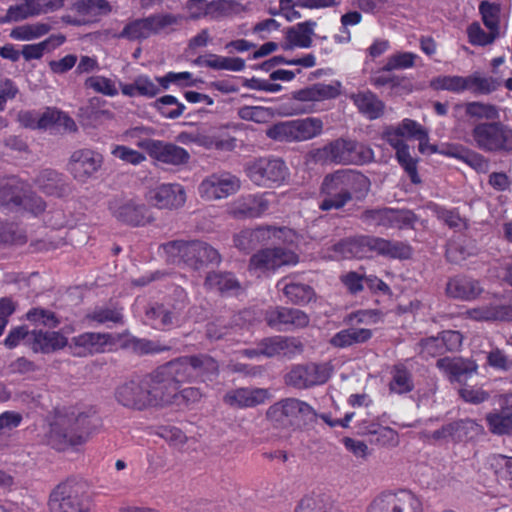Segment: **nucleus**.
I'll use <instances>...</instances> for the list:
<instances>
[{"label":"nucleus","instance_id":"obj_56","mask_svg":"<svg viewBox=\"0 0 512 512\" xmlns=\"http://www.w3.org/2000/svg\"><path fill=\"white\" fill-rule=\"evenodd\" d=\"M396 159L413 184H420L422 182L418 173L419 160L411 156L409 146L407 148H401L398 153H396Z\"/></svg>","mask_w":512,"mask_h":512},{"label":"nucleus","instance_id":"obj_14","mask_svg":"<svg viewBox=\"0 0 512 512\" xmlns=\"http://www.w3.org/2000/svg\"><path fill=\"white\" fill-rule=\"evenodd\" d=\"M186 305L184 299L167 305L152 303L145 310V318L154 328L164 329L180 322Z\"/></svg>","mask_w":512,"mask_h":512},{"label":"nucleus","instance_id":"obj_22","mask_svg":"<svg viewBox=\"0 0 512 512\" xmlns=\"http://www.w3.org/2000/svg\"><path fill=\"white\" fill-rule=\"evenodd\" d=\"M143 145L154 159L166 164L181 165L189 159V154L185 149L172 143L147 140L143 142Z\"/></svg>","mask_w":512,"mask_h":512},{"label":"nucleus","instance_id":"obj_45","mask_svg":"<svg viewBox=\"0 0 512 512\" xmlns=\"http://www.w3.org/2000/svg\"><path fill=\"white\" fill-rule=\"evenodd\" d=\"M196 63L215 70L241 71L245 67V61L239 57H225L210 54L206 57H199Z\"/></svg>","mask_w":512,"mask_h":512},{"label":"nucleus","instance_id":"obj_27","mask_svg":"<svg viewBox=\"0 0 512 512\" xmlns=\"http://www.w3.org/2000/svg\"><path fill=\"white\" fill-rule=\"evenodd\" d=\"M392 70H384V66L371 74L370 83L375 88L389 87L391 94L403 95L412 92V82L404 77L391 73Z\"/></svg>","mask_w":512,"mask_h":512},{"label":"nucleus","instance_id":"obj_57","mask_svg":"<svg viewBox=\"0 0 512 512\" xmlns=\"http://www.w3.org/2000/svg\"><path fill=\"white\" fill-rule=\"evenodd\" d=\"M384 314L379 309H360L349 313L344 321L346 324L375 325L383 321Z\"/></svg>","mask_w":512,"mask_h":512},{"label":"nucleus","instance_id":"obj_21","mask_svg":"<svg viewBox=\"0 0 512 512\" xmlns=\"http://www.w3.org/2000/svg\"><path fill=\"white\" fill-rule=\"evenodd\" d=\"M198 240H174L162 245L166 259L171 264H185L195 270Z\"/></svg>","mask_w":512,"mask_h":512},{"label":"nucleus","instance_id":"obj_42","mask_svg":"<svg viewBox=\"0 0 512 512\" xmlns=\"http://www.w3.org/2000/svg\"><path fill=\"white\" fill-rule=\"evenodd\" d=\"M486 422L493 434H512V404L502 407L500 412L489 413L486 416Z\"/></svg>","mask_w":512,"mask_h":512},{"label":"nucleus","instance_id":"obj_25","mask_svg":"<svg viewBox=\"0 0 512 512\" xmlns=\"http://www.w3.org/2000/svg\"><path fill=\"white\" fill-rule=\"evenodd\" d=\"M482 292L483 287L480 282L471 276H464V274L452 276L446 286L448 296L461 300H475Z\"/></svg>","mask_w":512,"mask_h":512},{"label":"nucleus","instance_id":"obj_38","mask_svg":"<svg viewBox=\"0 0 512 512\" xmlns=\"http://www.w3.org/2000/svg\"><path fill=\"white\" fill-rule=\"evenodd\" d=\"M413 250L410 244L378 237L377 255L390 259L407 260L412 257Z\"/></svg>","mask_w":512,"mask_h":512},{"label":"nucleus","instance_id":"obj_30","mask_svg":"<svg viewBox=\"0 0 512 512\" xmlns=\"http://www.w3.org/2000/svg\"><path fill=\"white\" fill-rule=\"evenodd\" d=\"M350 100L358 111L369 120H376L382 117L385 110V103L372 91H362L350 95Z\"/></svg>","mask_w":512,"mask_h":512},{"label":"nucleus","instance_id":"obj_13","mask_svg":"<svg viewBox=\"0 0 512 512\" xmlns=\"http://www.w3.org/2000/svg\"><path fill=\"white\" fill-rule=\"evenodd\" d=\"M102 163L101 154L90 149H80L74 151L70 156L68 170L74 179L85 183L99 171Z\"/></svg>","mask_w":512,"mask_h":512},{"label":"nucleus","instance_id":"obj_35","mask_svg":"<svg viewBox=\"0 0 512 512\" xmlns=\"http://www.w3.org/2000/svg\"><path fill=\"white\" fill-rule=\"evenodd\" d=\"M277 287L296 305H306V303H310L315 297V291L311 286L302 283L288 282V278L281 279L277 283Z\"/></svg>","mask_w":512,"mask_h":512},{"label":"nucleus","instance_id":"obj_23","mask_svg":"<svg viewBox=\"0 0 512 512\" xmlns=\"http://www.w3.org/2000/svg\"><path fill=\"white\" fill-rule=\"evenodd\" d=\"M301 348V343L295 338L273 336L258 343V354L267 357H293Z\"/></svg>","mask_w":512,"mask_h":512},{"label":"nucleus","instance_id":"obj_32","mask_svg":"<svg viewBox=\"0 0 512 512\" xmlns=\"http://www.w3.org/2000/svg\"><path fill=\"white\" fill-rule=\"evenodd\" d=\"M189 362L190 371L194 379L201 378L202 381L212 380L217 376L219 366L217 361L208 354H197L186 356Z\"/></svg>","mask_w":512,"mask_h":512},{"label":"nucleus","instance_id":"obj_58","mask_svg":"<svg viewBox=\"0 0 512 512\" xmlns=\"http://www.w3.org/2000/svg\"><path fill=\"white\" fill-rule=\"evenodd\" d=\"M224 402L231 407H252L256 403V395L253 389L239 388L226 393Z\"/></svg>","mask_w":512,"mask_h":512},{"label":"nucleus","instance_id":"obj_15","mask_svg":"<svg viewBox=\"0 0 512 512\" xmlns=\"http://www.w3.org/2000/svg\"><path fill=\"white\" fill-rule=\"evenodd\" d=\"M378 237L360 235L342 239L335 243L333 251L344 258H369L377 255Z\"/></svg>","mask_w":512,"mask_h":512},{"label":"nucleus","instance_id":"obj_29","mask_svg":"<svg viewBox=\"0 0 512 512\" xmlns=\"http://www.w3.org/2000/svg\"><path fill=\"white\" fill-rule=\"evenodd\" d=\"M48 442L54 449L62 451L68 447L83 444L85 436L76 434L70 424L57 422L51 426Z\"/></svg>","mask_w":512,"mask_h":512},{"label":"nucleus","instance_id":"obj_40","mask_svg":"<svg viewBox=\"0 0 512 512\" xmlns=\"http://www.w3.org/2000/svg\"><path fill=\"white\" fill-rule=\"evenodd\" d=\"M65 42V36L52 35L36 44H27L22 47L21 54L26 61L40 59L45 53L51 52Z\"/></svg>","mask_w":512,"mask_h":512},{"label":"nucleus","instance_id":"obj_63","mask_svg":"<svg viewBox=\"0 0 512 512\" xmlns=\"http://www.w3.org/2000/svg\"><path fill=\"white\" fill-rule=\"evenodd\" d=\"M451 156H454L463 162L471 166L477 173H487L489 169V161L482 155L469 151L462 150L457 152H450Z\"/></svg>","mask_w":512,"mask_h":512},{"label":"nucleus","instance_id":"obj_53","mask_svg":"<svg viewBox=\"0 0 512 512\" xmlns=\"http://www.w3.org/2000/svg\"><path fill=\"white\" fill-rule=\"evenodd\" d=\"M151 34L148 17L135 19L127 23L122 31L117 35L118 38L130 41L147 39Z\"/></svg>","mask_w":512,"mask_h":512},{"label":"nucleus","instance_id":"obj_7","mask_svg":"<svg viewBox=\"0 0 512 512\" xmlns=\"http://www.w3.org/2000/svg\"><path fill=\"white\" fill-rule=\"evenodd\" d=\"M51 512H91L85 484L67 480L60 483L50 494Z\"/></svg>","mask_w":512,"mask_h":512},{"label":"nucleus","instance_id":"obj_8","mask_svg":"<svg viewBox=\"0 0 512 512\" xmlns=\"http://www.w3.org/2000/svg\"><path fill=\"white\" fill-rule=\"evenodd\" d=\"M366 512H423V502L415 493L401 488L376 495Z\"/></svg>","mask_w":512,"mask_h":512},{"label":"nucleus","instance_id":"obj_61","mask_svg":"<svg viewBox=\"0 0 512 512\" xmlns=\"http://www.w3.org/2000/svg\"><path fill=\"white\" fill-rule=\"evenodd\" d=\"M496 31L486 32L478 22H473L467 27V36L469 43L473 46L484 47L492 44L498 37Z\"/></svg>","mask_w":512,"mask_h":512},{"label":"nucleus","instance_id":"obj_54","mask_svg":"<svg viewBox=\"0 0 512 512\" xmlns=\"http://www.w3.org/2000/svg\"><path fill=\"white\" fill-rule=\"evenodd\" d=\"M205 286L208 289L216 290L221 293L229 292L239 288L238 281L231 273L226 272H210L205 279Z\"/></svg>","mask_w":512,"mask_h":512},{"label":"nucleus","instance_id":"obj_26","mask_svg":"<svg viewBox=\"0 0 512 512\" xmlns=\"http://www.w3.org/2000/svg\"><path fill=\"white\" fill-rule=\"evenodd\" d=\"M436 366L447 374L451 383H463L472 377L478 369L477 362L470 359L441 358L437 361Z\"/></svg>","mask_w":512,"mask_h":512},{"label":"nucleus","instance_id":"obj_37","mask_svg":"<svg viewBox=\"0 0 512 512\" xmlns=\"http://www.w3.org/2000/svg\"><path fill=\"white\" fill-rule=\"evenodd\" d=\"M316 22L308 20L297 23L286 31L287 42L294 47L309 48L312 45V36Z\"/></svg>","mask_w":512,"mask_h":512},{"label":"nucleus","instance_id":"obj_2","mask_svg":"<svg viewBox=\"0 0 512 512\" xmlns=\"http://www.w3.org/2000/svg\"><path fill=\"white\" fill-rule=\"evenodd\" d=\"M309 159L320 165H364L375 158L373 149L357 140L337 138L328 144L313 149Z\"/></svg>","mask_w":512,"mask_h":512},{"label":"nucleus","instance_id":"obj_3","mask_svg":"<svg viewBox=\"0 0 512 512\" xmlns=\"http://www.w3.org/2000/svg\"><path fill=\"white\" fill-rule=\"evenodd\" d=\"M26 318L36 326L28 338V346L33 352L49 354L67 345L68 340L60 331H51L60 324V319L54 312L33 308L27 312Z\"/></svg>","mask_w":512,"mask_h":512},{"label":"nucleus","instance_id":"obj_52","mask_svg":"<svg viewBox=\"0 0 512 512\" xmlns=\"http://www.w3.org/2000/svg\"><path fill=\"white\" fill-rule=\"evenodd\" d=\"M468 91L474 95H488L499 89L501 81L492 76H481L474 73L468 76Z\"/></svg>","mask_w":512,"mask_h":512},{"label":"nucleus","instance_id":"obj_28","mask_svg":"<svg viewBox=\"0 0 512 512\" xmlns=\"http://www.w3.org/2000/svg\"><path fill=\"white\" fill-rule=\"evenodd\" d=\"M64 7L81 16L90 17L111 11V6L106 0H54V12Z\"/></svg>","mask_w":512,"mask_h":512},{"label":"nucleus","instance_id":"obj_59","mask_svg":"<svg viewBox=\"0 0 512 512\" xmlns=\"http://www.w3.org/2000/svg\"><path fill=\"white\" fill-rule=\"evenodd\" d=\"M152 35L168 31L169 28L178 25L182 20L180 15L171 13H157L148 16Z\"/></svg>","mask_w":512,"mask_h":512},{"label":"nucleus","instance_id":"obj_50","mask_svg":"<svg viewBox=\"0 0 512 512\" xmlns=\"http://www.w3.org/2000/svg\"><path fill=\"white\" fill-rule=\"evenodd\" d=\"M478 12L485 27L499 33L501 23L500 3L483 0L478 5Z\"/></svg>","mask_w":512,"mask_h":512},{"label":"nucleus","instance_id":"obj_64","mask_svg":"<svg viewBox=\"0 0 512 512\" xmlns=\"http://www.w3.org/2000/svg\"><path fill=\"white\" fill-rule=\"evenodd\" d=\"M220 261L221 256L215 248L206 242L198 241L195 270H199L208 264H219Z\"/></svg>","mask_w":512,"mask_h":512},{"label":"nucleus","instance_id":"obj_44","mask_svg":"<svg viewBox=\"0 0 512 512\" xmlns=\"http://www.w3.org/2000/svg\"><path fill=\"white\" fill-rule=\"evenodd\" d=\"M417 221L418 216L412 210L388 207L385 229H414Z\"/></svg>","mask_w":512,"mask_h":512},{"label":"nucleus","instance_id":"obj_47","mask_svg":"<svg viewBox=\"0 0 512 512\" xmlns=\"http://www.w3.org/2000/svg\"><path fill=\"white\" fill-rule=\"evenodd\" d=\"M179 139L184 143L190 142L206 148L215 147L220 150H230L233 148V140H217L213 137L200 133L199 130L182 132L179 135Z\"/></svg>","mask_w":512,"mask_h":512},{"label":"nucleus","instance_id":"obj_20","mask_svg":"<svg viewBox=\"0 0 512 512\" xmlns=\"http://www.w3.org/2000/svg\"><path fill=\"white\" fill-rule=\"evenodd\" d=\"M289 177L286 163L280 158L258 159V186H279Z\"/></svg>","mask_w":512,"mask_h":512},{"label":"nucleus","instance_id":"obj_62","mask_svg":"<svg viewBox=\"0 0 512 512\" xmlns=\"http://www.w3.org/2000/svg\"><path fill=\"white\" fill-rule=\"evenodd\" d=\"M155 106L166 118H177L183 114L185 105L172 95H165L156 100Z\"/></svg>","mask_w":512,"mask_h":512},{"label":"nucleus","instance_id":"obj_36","mask_svg":"<svg viewBox=\"0 0 512 512\" xmlns=\"http://www.w3.org/2000/svg\"><path fill=\"white\" fill-rule=\"evenodd\" d=\"M318 365L297 366L289 373L290 383L298 388H309L324 383L325 378L319 374Z\"/></svg>","mask_w":512,"mask_h":512},{"label":"nucleus","instance_id":"obj_19","mask_svg":"<svg viewBox=\"0 0 512 512\" xmlns=\"http://www.w3.org/2000/svg\"><path fill=\"white\" fill-rule=\"evenodd\" d=\"M148 201L159 209L179 208L185 203L186 194L179 184H162L149 192Z\"/></svg>","mask_w":512,"mask_h":512},{"label":"nucleus","instance_id":"obj_16","mask_svg":"<svg viewBox=\"0 0 512 512\" xmlns=\"http://www.w3.org/2000/svg\"><path fill=\"white\" fill-rule=\"evenodd\" d=\"M108 208L118 221L129 225H144L149 220L145 205L133 199L114 197L109 201Z\"/></svg>","mask_w":512,"mask_h":512},{"label":"nucleus","instance_id":"obj_18","mask_svg":"<svg viewBox=\"0 0 512 512\" xmlns=\"http://www.w3.org/2000/svg\"><path fill=\"white\" fill-rule=\"evenodd\" d=\"M474 143L486 152L512 150V130H472Z\"/></svg>","mask_w":512,"mask_h":512},{"label":"nucleus","instance_id":"obj_33","mask_svg":"<svg viewBox=\"0 0 512 512\" xmlns=\"http://www.w3.org/2000/svg\"><path fill=\"white\" fill-rule=\"evenodd\" d=\"M121 92L128 97L143 96L153 98L160 93L161 86L147 75L137 76L133 83H120Z\"/></svg>","mask_w":512,"mask_h":512},{"label":"nucleus","instance_id":"obj_1","mask_svg":"<svg viewBox=\"0 0 512 512\" xmlns=\"http://www.w3.org/2000/svg\"><path fill=\"white\" fill-rule=\"evenodd\" d=\"M370 184L367 176L349 168L327 174L320 185V193L323 196L319 205L320 210L329 211L345 207L353 196L365 194Z\"/></svg>","mask_w":512,"mask_h":512},{"label":"nucleus","instance_id":"obj_34","mask_svg":"<svg viewBox=\"0 0 512 512\" xmlns=\"http://www.w3.org/2000/svg\"><path fill=\"white\" fill-rule=\"evenodd\" d=\"M465 112L471 119L492 121L476 126V128H503L500 123L494 122L499 117V111L495 105L481 102H469L465 106Z\"/></svg>","mask_w":512,"mask_h":512},{"label":"nucleus","instance_id":"obj_31","mask_svg":"<svg viewBox=\"0 0 512 512\" xmlns=\"http://www.w3.org/2000/svg\"><path fill=\"white\" fill-rule=\"evenodd\" d=\"M340 95V83H315L293 93L294 99L302 102H314L335 99Z\"/></svg>","mask_w":512,"mask_h":512},{"label":"nucleus","instance_id":"obj_39","mask_svg":"<svg viewBox=\"0 0 512 512\" xmlns=\"http://www.w3.org/2000/svg\"><path fill=\"white\" fill-rule=\"evenodd\" d=\"M294 512H338V509L330 497L312 493L301 498Z\"/></svg>","mask_w":512,"mask_h":512},{"label":"nucleus","instance_id":"obj_4","mask_svg":"<svg viewBox=\"0 0 512 512\" xmlns=\"http://www.w3.org/2000/svg\"><path fill=\"white\" fill-rule=\"evenodd\" d=\"M114 396L123 407L143 410L147 407L164 406L163 393L160 392L152 374L141 380H130L116 387Z\"/></svg>","mask_w":512,"mask_h":512},{"label":"nucleus","instance_id":"obj_41","mask_svg":"<svg viewBox=\"0 0 512 512\" xmlns=\"http://www.w3.org/2000/svg\"><path fill=\"white\" fill-rule=\"evenodd\" d=\"M414 380L411 371L402 363L394 365L389 390L398 395L407 394L414 390Z\"/></svg>","mask_w":512,"mask_h":512},{"label":"nucleus","instance_id":"obj_46","mask_svg":"<svg viewBox=\"0 0 512 512\" xmlns=\"http://www.w3.org/2000/svg\"><path fill=\"white\" fill-rule=\"evenodd\" d=\"M430 86L435 91H448L460 94L468 91V76L440 75L431 79Z\"/></svg>","mask_w":512,"mask_h":512},{"label":"nucleus","instance_id":"obj_17","mask_svg":"<svg viewBox=\"0 0 512 512\" xmlns=\"http://www.w3.org/2000/svg\"><path fill=\"white\" fill-rule=\"evenodd\" d=\"M50 12H54V0H19L18 3L9 6L0 22H20Z\"/></svg>","mask_w":512,"mask_h":512},{"label":"nucleus","instance_id":"obj_11","mask_svg":"<svg viewBox=\"0 0 512 512\" xmlns=\"http://www.w3.org/2000/svg\"><path fill=\"white\" fill-rule=\"evenodd\" d=\"M264 319L274 331L289 332L306 327L309 324V316L295 308L275 307L264 313Z\"/></svg>","mask_w":512,"mask_h":512},{"label":"nucleus","instance_id":"obj_6","mask_svg":"<svg viewBox=\"0 0 512 512\" xmlns=\"http://www.w3.org/2000/svg\"><path fill=\"white\" fill-rule=\"evenodd\" d=\"M155 384L163 393L164 404L173 402L175 391H178L181 384L193 380L189 362L186 356L171 360L151 372Z\"/></svg>","mask_w":512,"mask_h":512},{"label":"nucleus","instance_id":"obj_5","mask_svg":"<svg viewBox=\"0 0 512 512\" xmlns=\"http://www.w3.org/2000/svg\"><path fill=\"white\" fill-rule=\"evenodd\" d=\"M266 416L276 428L296 430L314 422L318 413L309 403L289 397L272 404Z\"/></svg>","mask_w":512,"mask_h":512},{"label":"nucleus","instance_id":"obj_24","mask_svg":"<svg viewBox=\"0 0 512 512\" xmlns=\"http://www.w3.org/2000/svg\"><path fill=\"white\" fill-rule=\"evenodd\" d=\"M299 261L297 253L285 247H271L258 251V268L276 270L282 266H293Z\"/></svg>","mask_w":512,"mask_h":512},{"label":"nucleus","instance_id":"obj_48","mask_svg":"<svg viewBox=\"0 0 512 512\" xmlns=\"http://www.w3.org/2000/svg\"><path fill=\"white\" fill-rule=\"evenodd\" d=\"M25 195V184L16 178H9L0 185V203L3 205L14 204L22 205Z\"/></svg>","mask_w":512,"mask_h":512},{"label":"nucleus","instance_id":"obj_10","mask_svg":"<svg viewBox=\"0 0 512 512\" xmlns=\"http://www.w3.org/2000/svg\"><path fill=\"white\" fill-rule=\"evenodd\" d=\"M240 188V180L229 172L213 173L199 185L198 191L206 200L226 198L236 193Z\"/></svg>","mask_w":512,"mask_h":512},{"label":"nucleus","instance_id":"obj_43","mask_svg":"<svg viewBox=\"0 0 512 512\" xmlns=\"http://www.w3.org/2000/svg\"><path fill=\"white\" fill-rule=\"evenodd\" d=\"M73 128L75 126L74 120L64 111L57 107H46L39 114V127L38 128Z\"/></svg>","mask_w":512,"mask_h":512},{"label":"nucleus","instance_id":"obj_9","mask_svg":"<svg viewBox=\"0 0 512 512\" xmlns=\"http://www.w3.org/2000/svg\"><path fill=\"white\" fill-rule=\"evenodd\" d=\"M462 315L477 322H511L512 291L494 294L489 302L467 309Z\"/></svg>","mask_w":512,"mask_h":512},{"label":"nucleus","instance_id":"obj_60","mask_svg":"<svg viewBox=\"0 0 512 512\" xmlns=\"http://www.w3.org/2000/svg\"><path fill=\"white\" fill-rule=\"evenodd\" d=\"M268 137L278 141H301L314 138L321 134V130H266Z\"/></svg>","mask_w":512,"mask_h":512},{"label":"nucleus","instance_id":"obj_49","mask_svg":"<svg viewBox=\"0 0 512 512\" xmlns=\"http://www.w3.org/2000/svg\"><path fill=\"white\" fill-rule=\"evenodd\" d=\"M486 465L499 481H512V456L491 454L487 457Z\"/></svg>","mask_w":512,"mask_h":512},{"label":"nucleus","instance_id":"obj_12","mask_svg":"<svg viewBox=\"0 0 512 512\" xmlns=\"http://www.w3.org/2000/svg\"><path fill=\"white\" fill-rule=\"evenodd\" d=\"M483 432V426L472 419H460L443 425L432 432V439L450 440L453 443H461L473 440Z\"/></svg>","mask_w":512,"mask_h":512},{"label":"nucleus","instance_id":"obj_51","mask_svg":"<svg viewBox=\"0 0 512 512\" xmlns=\"http://www.w3.org/2000/svg\"><path fill=\"white\" fill-rule=\"evenodd\" d=\"M50 29L49 24L42 22L23 24L14 27L10 32V37L17 41H31L46 35Z\"/></svg>","mask_w":512,"mask_h":512},{"label":"nucleus","instance_id":"obj_55","mask_svg":"<svg viewBox=\"0 0 512 512\" xmlns=\"http://www.w3.org/2000/svg\"><path fill=\"white\" fill-rule=\"evenodd\" d=\"M110 339L109 334L87 332L72 338V344L76 347L84 348L92 352L98 351L102 346L106 345Z\"/></svg>","mask_w":512,"mask_h":512}]
</instances>
